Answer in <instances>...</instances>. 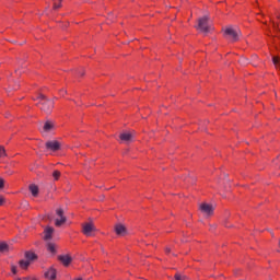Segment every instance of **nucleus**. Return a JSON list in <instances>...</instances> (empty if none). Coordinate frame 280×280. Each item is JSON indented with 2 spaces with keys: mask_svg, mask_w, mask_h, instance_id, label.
<instances>
[{
  "mask_svg": "<svg viewBox=\"0 0 280 280\" xmlns=\"http://www.w3.org/2000/svg\"><path fill=\"white\" fill-rule=\"evenodd\" d=\"M224 36L232 40V43H237V40H240V36H242V31L237 27L228 26L224 30Z\"/></svg>",
  "mask_w": 280,
  "mask_h": 280,
  "instance_id": "obj_1",
  "label": "nucleus"
},
{
  "mask_svg": "<svg viewBox=\"0 0 280 280\" xmlns=\"http://www.w3.org/2000/svg\"><path fill=\"white\" fill-rule=\"evenodd\" d=\"M39 104H40V110H43L46 114L51 113V109L54 108V101L47 98V96L40 94L38 96Z\"/></svg>",
  "mask_w": 280,
  "mask_h": 280,
  "instance_id": "obj_2",
  "label": "nucleus"
},
{
  "mask_svg": "<svg viewBox=\"0 0 280 280\" xmlns=\"http://www.w3.org/2000/svg\"><path fill=\"white\" fill-rule=\"evenodd\" d=\"M197 30H200L202 34H209L211 32V23H209V16H203L198 20Z\"/></svg>",
  "mask_w": 280,
  "mask_h": 280,
  "instance_id": "obj_3",
  "label": "nucleus"
},
{
  "mask_svg": "<svg viewBox=\"0 0 280 280\" xmlns=\"http://www.w3.org/2000/svg\"><path fill=\"white\" fill-rule=\"evenodd\" d=\"M94 231H97V229L95 228V224H93V222L82 224V233L86 237H93Z\"/></svg>",
  "mask_w": 280,
  "mask_h": 280,
  "instance_id": "obj_4",
  "label": "nucleus"
},
{
  "mask_svg": "<svg viewBox=\"0 0 280 280\" xmlns=\"http://www.w3.org/2000/svg\"><path fill=\"white\" fill-rule=\"evenodd\" d=\"M56 214L58 215L59 219L55 220V226H62V224L67 222V217H65V210L62 208H58L56 210Z\"/></svg>",
  "mask_w": 280,
  "mask_h": 280,
  "instance_id": "obj_5",
  "label": "nucleus"
},
{
  "mask_svg": "<svg viewBox=\"0 0 280 280\" xmlns=\"http://www.w3.org/2000/svg\"><path fill=\"white\" fill-rule=\"evenodd\" d=\"M199 211H201V213H203V215H206V218H209L213 213L214 208L209 203H201L199 206Z\"/></svg>",
  "mask_w": 280,
  "mask_h": 280,
  "instance_id": "obj_6",
  "label": "nucleus"
},
{
  "mask_svg": "<svg viewBox=\"0 0 280 280\" xmlns=\"http://www.w3.org/2000/svg\"><path fill=\"white\" fill-rule=\"evenodd\" d=\"M114 231L116 235H119L120 237L128 235V230L126 229V225L121 223H117L114 228Z\"/></svg>",
  "mask_w": 280,
  "mask_h": 280,
  "instance_id": "obj_7",
  "label": "nucleus"
},
{
  "mask_svg": "<svg viewBox=\"0 0 280 280\" xmlns=\"http://www.w3.org/2000/svg\"><path fill=\"white\" fill-rule=\"evenodd\" d=\"M119 139L124 143H132V141L135 140V133H132V132H122V133H120Z\"/></svg>",
  "mask_w": 280,
  "mask_h": 280,
  "instance_id": "obj_8",
  "label": "nucleus"
},
{
  "mask_svg": "<svg viewBox=\"0 0 280 280\" xmlns=\"http://www.w3.org/2000/svg\"><path fill=\"white\" fill-rule=\"evenodd\" d=\"M46 149L50 150V152H58L60 150V143L57 140L47 141Z\"/></svg>",
  "mask_w": 280,
  "mask_h": 280,
  "instance_id": "obj_9",
  "label": "nucleus"
},
{
  "mask_svg": "<svg viewBox=\"0 0 280 280\" xmlns=\"http://www.w3.org/2000/svg\"><path fill=\"white\" fill-rule=\"evenodd\" d=\"M58 259L63 266H69L73 261V258L69 255H60L58 256Z\"/></svg>",
  "mask_w": 280,
  "mask_h": 280,
  "instance_id": "obj_10",
  "label": "nucleus"
},
{
  "mask_svg": "<svg viewBox=\"0 0 280 280\" xmlns=\"http://www.w3.org/2000/svg\"><path fill=\"white\" fill-rule=\"evenodd\" d=\"M54 129V122L47 120L45 124H44V127H43V130H42V135H45L47 132H51Z\"/></svg>",
  "mask_w": 280,
  "mask_h": 280,
  "instance_id": "obj_11",
  "label": "nucleus"
},
{
  "mask_svg": "<svg viewBox=\"0 0 280 280\" xmlns=\"http://www.w3.org/2000/svg\"><path fill=\"white\" fill-rule=\"evenodd\" d=\"M57 271L54 267H50L46 272L45 277L46 279L55 280L56 279Z\"/></svg>",
  "mask_w": 280,
  "mask_h": 280,
  "instance_id": "obj_12",
  "label": "nucleus"
},
{
  "mask_svg": "<svg viewBox=\"0 0 280 280\" xmlns=\"http://www.w3.org/2000/svg\"><path fill=\"white\" fill-rule=\"evenodd\" d=\"M25 259L32 264V261H36V259H38V256H36L33 252H25Z\"/></svg>",
  "mask_w": 280,
  "mask_h": 280,
  "instance_id": "obj_13",
  "label": "nucleus"
},
{
  "mask_svg": "<svg viewBox=\"0 0 280 280\" xmlns=\"http://www.w3.org/2000/svg\"><path fill=\"white\" fill-rule=\"evenodd\" d=\"M44 240H51V235H54V228L48 226L44 231Z\"/></svg>",
  "mask_w": 280,
  "mask_h": 280,
  "instance_id": "obj_14",
  "label": "nucleus"
},
{
  "mask_svg": "<svg viewBox=\"0 0 280 280\" xmlns=\"http://www.w3.org/2000/svg\"><path fill=\"white\" fill-rule=\"evenodd\" d=\"M28 189H30L32 196H34V198H36V196H38V187L35 184H31L28 186Z\"/></svg>",
  "mask_w": 280,
  "mask_h": 280,
  "instance_id": "obj_15",
  "label": "nucleus"
},
{
  "mask_svg": "<svg viewBox=\"0 0 280 280\" xmlns=\"http://www.w3.org/2000/svg\"><path fill=\"white\" fill-rule=\"evenodd\" d=\"M56 244L54 243H47V252L51 253V255H56Z\"/></svg>",
  "mask_w": 280,
  "mask_h": 280,
  "instance_id": "obj_16",
  "label": "nucleus"
},
{
  "mask_svg": "<svg viewBox=\"0 0 280 280\" xmlns=\"http://www.w3.org/2000/svg\"><path fill=\"white\" fill-rule=\"evenodd\" d=\"M20 268H22L23 270H27V268L30 267V260H20Z\"/></svg>",
  "mask_w": 280,
  "mask_h": 280,
  "instance_id": "obj_17",
  "label": "nucleus"
},
{
  "mask_svg": "<svg viewBox=\"0 0 280 280\" xmlns=\"http://www.w3.org/2000/svg\"><path fill=\"white\" fill-rule=\"evenodd\" d=\"M8 156V153H5V148L0 145V159H5Z\"/></svg>",
  "mask_w": 280,
  "mask_h": 280,
  "instance_id": "obj_18",
  "label": "nucleus"
},
{
  "mask_svg": "<svg viewBox=\"0 0 280 280\" xmlns=\"http://www.w3.org/2000/svg\"><path fill=\"white\" fill-rule=\"evenodd\" d=\"M60 175H61L60 171H54L52 172V177H54L55 180H59Z\"/></svg>",
  "mask_w": 280,
  "mask_h": 280,
  "instance_id": "obj_19",
  "label": "nucleus"
},
{
  "mask_svg": "<svg viewBox=\"0 0 280 280\" xmlns=\"http://www.w3.org/2000/svg\"><path fill=\"white\" fill-rule=\"evenodd\" d=\"M5 250H8V244L0 243V253H5Z\"/></svg>",
  "mask_w": 280,
  "mask_h": 280,
  "instance_id": "obj_20",
  "label": "nucleus"
},
{
  "mask_svg": "<svg viewBox=\"0 0 280 280\" xmlns=\"http://www.w3.org/2000/svg\"><path fill=\"white\" fill-rule=\"evenodd\" d=\"M249 62H250V61H249L248 58H246V57H243V58L240 59V63L243 65V66H246V65H248Z\"/></svg>",
  "mask_w": 280,
  "mask_h": 280,
  "instance_id": "obj_21",
  "label": "nucleus"
},
{
  "mask_svg": "<svg viewBox=\"0 0 280 280\" xmlns=\"http://www.w3.org/2000/svg\"><path fill=\"white\" fill-rule=\"evenodd\" d=\"M187 279H188L187 276H183L180 273L175 275V280H187Z\"/></svg>",
  "mask_w": 280,
  "mask_h": 280,
  "instance_id": "obj_22",
  "label": "nucleus"
},
{
  "mask_svg": "<svg viewBox=\"0 0 280 280\" xmlns=\"http://www.w3.org/2000/svg\"><path fill=\"white\" fill-rule=\"evenodd\" d=\"M3 187H5V180L0 178V189H3Z\"/></svg>",
  "mask_w": 280,
  "mask_h": 280,
  "instance_id": "obj_23",
  "label": "nucleus"
},
{
  "mask_svg": "<svg viewBox=\"0 0 280 280\" xmlns=\"http://www.w3.org/2000/svg\"><path fill=\"white\" fill-rule=\"evenodd\" d=\"M62 8V4L59 2V3H54V10H58Z\"/></svg>",
  "mask_w": 280,
  "mask_h": 280,
  "instance_id": "obj_24",
  "label": "nucleus"
},
{
  "mask_svg": "<svg viewBox=\"0 0 280 280\" xmlns=\"http://www.w3.org/2000/svg\"><path fill=\"white\" fill-rule=\"evenodd\" d=\"M11 272H13V275H16V266L14 265L11 266Z\"/></svg>",
  "mask_w": 280,
  "mask_h": 280,
  "instance_id": "obj_25",
  "label": "nucleus"
},
{
  "mask_svg": "<svg viewBox=\"0 0 280 280\" xmlns=\"http://www.w3.org/2000/svg\"><path fill=\"white\" fill-rule=\"evenodd\" d=\"M16 280H36L34 278L25 277V278H18Z\"/></svg>",
  "mask_w": 280,
  "mask_h": 280,
  "instance_id": "obj_26",
  "label": "nucleus"
},
{
  "mask_svg": "<svg viewBox=\"0 0 280 280\" xmlns=\"http://www.w3.org/2000/svg\"><path fill=\"white\" fill-rule=\"evenodd\" d=\"M3 202H5V199L2 196H0V207H2Z\"/></svg>",
  "mask_w": 280,
  "mask_h": 280,
  "instance_id": "obj_27",
  "label": "nucleus"
},
{
  "mask_svg": "<svg viewBox=\"0 0 280 280\" xmlns=\"http://www.w3.org/2000/svg\"><path fill=\"white\" fill-rule=\"evenodd\" d=\"M166 253H171V249H170V248H166Z\"/></svg>",
  "mask_w": 280,
  "mask_h": 280,
  "instance_id": "obj_28",
  "label": "nucleus"
},
{
  "mask_svg": "<svg viewBox=\"0 0 280 280\" xmlns=\"http://www.w3.org/2000/svg\"><path fill=\"white\" fill-rule=\"evenodd\" d=\"M79 74L84 75V72H79Z\"/></svg>",
  "mask_w": 280,
  "mask_h": 280,
  "instance_id": "obj_29",
  "label": "nucleus"
},
{
  "mask_svg": "<svg viewBox=\"0 0 280 280\" xmlns=\"http://www.w3.org/2000/svg\"><path fill=\"white\" fill-rule=\"evenodd\" d=\"M275 30H277V25L273 24Z\"/></svg>",
  "mask_w": 280,
  "mask_h": 280,
  "instance_id": "obj_30",
  "label": "nucleus"
}]
</instances>
